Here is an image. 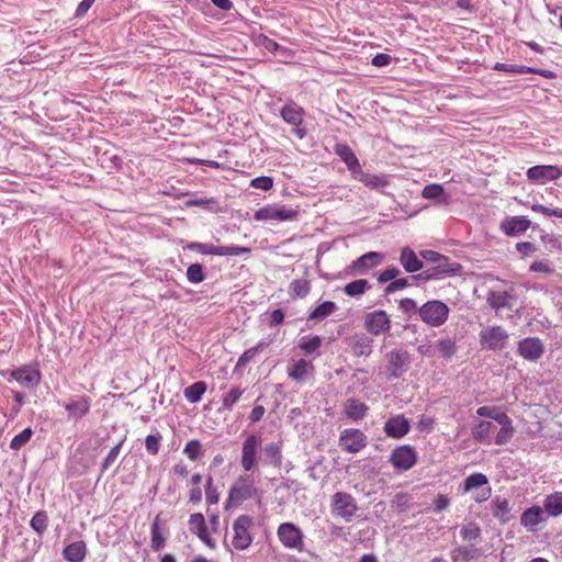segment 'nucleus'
<instances>
[{
	"mask_svg": "<svg viewBox=\"0 0 562 562\" xmlns=\"http://www.w3.org/2000/svg\"><path fill=\"white\" fill-rule=\"evenodd\" d=\"M259 495L260 491L256 486L255 479L252 477V475H240L232 484L224 507L226 510L231 508H237L245 501L256 498Z\"/></svg>",
	"mask_w": 562,
	"mask_h": 562,
	"instance_id": "nucleus-1",
	"label": "nucleus"
},
{
	"mask_svg": "<svg viewBox=\"0 0 562 562\" xmlns=\"http://www.w3.org/2000/svg\"><path fill=\"white\" fill-rule=\"evenodd\" d=\"M254 528V518L249 515L243 514L239 515L234 521H233V538H232V546L236 550H246L250 547L252 543L254 537H252V530Z\"/></svg>",
	"mask_w": 562,
	"mask_h": 562,
	"instance_id": "nucleus-2",
	"label": "nucleus"
},
{
	"mask_svg": "<svg viewBox=\"0 0 562 562\" xmlns=\"http://www.w3.org/2000/svg\"><path fill=\"white\" fill-rule=\"evenodd\" d=\"M449 313L448 305L439 300L428 301L418 310L420 319L431 327L443 325L449 317Z\"/></svg>",
	"mask_w": 562,
	"mask_h": 562,
	"instance_id": "nucleus-3",
	"label": "nucleus"
},
{
	"mask_svg": "<svg viewBox=\"0 0 562 562\" xmlns=\"http://www.w3.org/2000/svg\"><path fill=\"white\" fill-rule=\"evenodd\" d=\"M277 536L281 544L289 550L302 552L304 550V533L293 522H282L277 529Z\"/></svg>",
	"mask_w": 562,
	"mask_h": 562,
	"instance_id": "nucleus-4",
	"label": "nucleus"
},
{
	"mask_svg": "<svg viewBox=\"0 0 562 562\" xmlns=\"http://www.w3.org/2000/svg\"><path fill=\"white\" fill-rule=\"evenodd\" d=\"M418 460L416 449L411 445H402L394 448L390 454L389 462L398 471L411 470Z\"/></svg>",
	"mask_w": 562,
	"mask_h": 562,
	"instance_id": "nucleus-5",
	"label": "nucleus"
},
{
	"mask_svg": "<svg viewBox=\"0 0 562 562\" xmlns=\"http://www.w3.org/2000/svg\"><path fill=\"white\" fill-rule=\"evenodd\" d=\"M480 345L488 350H501L506 346L508 333L498 325L487 326L480 331Z\"/></svg>",
	"mask_w": 562,
	"mask_h": 562,
	"instance_id": "nucleus-6",
	"label": "nucleus"
},
{
	"mask_svg": "<svg viewBox=\"0 0 562 562\" xmlns=\"http://www.w3.org/2000/svg\"><path fill=\"white\" fill-rule=\"evenodd\" d=\"M188 249L196 251L201 255L214 256H240L250 252L249 247L243 246H214L205 243H191L187 246Z\"/></svg>",
	"mask_w": 562,
	"mask_h": 562,
	"instance_id": "nucleus-7",
	"label": "nucleus"
},
{
	"mask_svg": "<svg viewBox=\"0 0 562 562\" xmlns=\"http://www.w3.org/2000/svg\"><path fill=\"white\" fill-rule=\"evenodd\" d=\"M330 508L333 515L346 520H350L358 509L355 498L345 492H337L333 495Z\"/></svg>",
	"mask_w": 562,
	"mask_h": 562,
	"instance_id": "nucleus-8",
	"label": "nucleus"
},
{
	"mask_svg": "<svg viewBox=\"0 0 562 562\" xmlns=\"http://www.w3.org/2000/svg\"><path fill=\"white\" fill-rule=\"evenodd\" d=\"M473 492V499L482 503L491 497L492 488L488 486L487 476L483 473H473L464 481V492Z\"/></svg>",
	"mask_w": 562,
	"mask_h": 562,
	"instance_id": "nucleus-9",
	"label": "nucleus"
},
{
	"mask_svg": "<svg viewBox=\"0 0 562 562\" xmlns=\"http://www.w3.org/2000/svg\"><path fill=\"white\" fill-rule=\"evenodd\" d=\"M339 446L349 453H358L367 446V436L360 429H344L339 435Z\"/></svg>",
	"mask_w": 562,
	"mask_h": 562,
	"instance_id": "nucleus-10",
	"label": "nucleus"
},
{
	"mask_svg": "<svg viewBox=\"0 0 562 562\" xmlns=\"http://www.w3.org/2000/svg\"><path fill=\"white\" fill-rule=\"evenodd\" d=\"M299 215V211L285 206L267 205L255 212L256 221H292Z\"/></svg>",
	"mask_w": 562,
	"mask_h": 562,
	"instance_id": "nucleus-11",
	"label": "nucleus"
},
{
	"mask_svg": "<svg viewBox=\"0 0 562 562\" xmlns=\"http://www.w3.org/2000/svg\"><path fill=\"white\" fill-rule=\"evenodd\" d=\"M261 445V437L255 434L247 436L241 446V468L249 472L257 465V451Z\"/></svg>",
	"mask_w": 562,
	"mask_h": 562,
	"instance_id": "nucleus-12",
	"label": "nucleus"
},
{
	"mask_svg": "<svg viewBox=\"0 0 562 562\" xmlns=\"http://www.w3.org/2000/svg\"><path fill=\"white\" fill-rule=\"evenodd\" d=\"M526 175L529 181L543 184L560 179L562 177V167L553 165L533 166L527 170Z\"/></svg>",
	"mask_w": 562,
	"mask_h": 562,
	"instance_id": "nucleus-13",
	"label": "nucleus"
},
{
	"mask_svg": "<svg viewBox=\"0 0 562 562\" xmlns=\"http://www.w3.org/2000/svg\"><path fill=\"white\" fill-rule=\"evenodd\" d=\"M286 373L291 380L302 382L314 376L315 367L311 360L304 358L292 359L286 366Z\"/></svg>",
	"mask_w": 562,
	"mask_h": 562,
	"instance_id": "nucleus-14",
	"label": "nucleus"
},
{
	"mask_svg": "<svg viewBox=\"0 0 562 562\" xmlns=\"http://www.w3.org/2000/svg\"><path fill=\"white\" fill-rule=\"evenodd\" d=\"M518 353L525 360L538 361L544 353V345L538 337H527L518 342Z\"/></svg>",
	"mask_w": 562,
	"mask_h": 562,
	"instance_id": "nucleus-15",
	"label": "nucleus"
},
{
	"mask_svg": "<svg viewBox=\"0 0 562 562\" xmlns=\"http://www.w3.org/2000/svg\"><path fill=\"white\" fill-rule=\"evenodd\" d=\"M364 327L370 334L378 336L390 330L391 321L385 311L378 310L367 314Z\"/></svg>",
	"mask_w": 562,
	"mask_h": 562,
	"instance_id": "nucleus-16",
	"label": "nucleus"
},
{
	"mask_svg": "<svg viewBox=\"0 0 562 562\" xmlns=\"http://www.w3.org/2000/svg\"><path fill=\"white\" fill-rule=\"evenodd\" d=\"M189 529L193 532L209 549H215V540L209 533L203 514L195 513L189 518Z\"/></svg>",
	"mask_w": 562,
	"mask_h": 562,
	"instance_id": "nucleus-17",
	"label": "nucleus"
},
{
	"mask_svg": "<svg viewBox=\"0 0 562 562\" xmlns=\"http://www.w3.org/2000/svg\"><path fill=\"white\" fill-rule=\"evenodd\" d=\"M383 430L389 438L402 439L409 432L411 423L404 415H395L385 422Z\"/></svg>",
	"mask_w": 562,
	"mask_h": 562,
	"instance_id": "nucleus-18",
	"label": "nucleus"
},
{
	"mask_svg": "<svg viewBox=\"0 0 562 562\" xmlns=\"http://www.w3.org/2000/svg\"><path fill=\"white\" fill-rule=\"evenodd\" d=\"M10 375L21 386L26 389H32L38 385L42 376L40 370L32 368L31 366H23L12 370Z\"/></svg>",
	"mask_w": 562,
	"mask_h": 562,
	"instance_id": "nucleus-19",
	"label": "nucleus"
},
{
	"mask_svg": "<svg viewBox=\"0 0 562 562\" xmlns=\"http://www.w3.org/2000/svg\"><path fill=\"white\" fill-rule=\"evenodd\" d=\"M383 261V255L378 251H369L360 256L351 265L353 274L367 273L370 269L378 267Z\"/></svg>",
	"mask_w": 562,
	"mask_h": 562,
	"instance_id": "nucleus-20",
	"label": "nucleus"
},
{
	"mask_svg": "<svg viewBox=\"0 0 562 562\" xmlns=\"http://www.w3.org/2000/svg\"><path fill=\"white\" fill-rule=\"evenodd\" d=\"M494 70L508 72V74H538L547 79H554L557 76L552 70L549 69H538L533 67H528L524 65H513L505 63H496L493 66Z\"/></svg>",
	"mask_w": 562,
	"mask_h": 562,
	"instance_id": "nucleus-21",
	"label": "nucleus"
},
{
	"mask_svg": "<svg viewBox=\"0 0 562 562\" xmlns=\"http://www.w3.org/2000/svg\"><path fill=\"white\" fill-rule=\"evenodd\" d=\"M90 406L91 400L85 395L64 404L65 409L68 412V419L74 422L82 419L89 413Z\"/></svg>",
	"mask_w": 562,
	"mask_h": 562,
	"instance_id": "nucleus-22",
	"label": "nucleus"
},
{
	"mask_svg": "<svg viewBox=\"0 0 562 562\" xmlns=\"http://www.w3.org/2000/svg\"><path fill=\"white\" fill-rule=\"evenodd\" d=\"M335 154L346 164L348 170L356 177L361 173V166L355 153L347 144H337L334 148Z\"/></svg>",
	"mask_w": 562,
	"mask_h": 562,
	"instance_id": "nucleus-23",
	"label": "nucleus"
},
{
	"mask_svg": "<svg viewBox=\"0 0 562 562\" xmlns=\"http://www.w3.org/2000/svg\"><path fill=\"white\" fill-rule=\"evenodd\" d=\"M496 425L488 420H480L471 428V434L474 440L491 445L493 443L492 436L496 432Z\"/></svg>",
	"mask_w": 562,
	"mask_h": 562,
	"instance_id": "nucleus-24",
	"label": "nucleus"
},
{
	"mask_svg": "<svg viewBox=\"0 0 562 562\" xmlns=\"http://www.w3.org/2000/svg\"><path fill=\"white\" fill-rule=\"evenodd\" d=\"M531 222L525 216H512L505 218L501 223V229L507 236H514L526 232L530 227Z\"/></svg>",
	"mask_w": 562,
	"mask_h": 562,
	"instance_id": "nucleus-25",
	"label": "nucleus"
},
{
	"mask_svg": "<svg viewBox=\"0 0 562 562\" xmlns=\"http://www.w3.org/2000/svg\"><path fill=\"white\" fill-rule=\"evenodd\" d=\"M280 115L288 124L299 127L304 121L305 111L295 102H289L280 110Z\"/></svg>",
	"mask_w": 562,
	"mask_h": 562,
	"instance_id": "nucleus-26",
	"label": "nucleus"
},
{
	"mask_svg": "<svg viewBox=\"0 0 562 562\" xmlns=\"http://www.w3.org/2000/svg\"><path fill=\"white\" fill-rule=\"evenodd\" d=\"M544 520V512L540 506L527 508L520 516V524L528 531H536L537 526Z\"/></svg>",
	"mask_w": 562,
	"mask_h": 562,
	"instance_id": "nucleus-27",
	"label": "nucleus"
},
{
	"mask_svg": "<svg viewBox=\"0 0 562 562\" xmlns=\"http://www.w3.org/2000/svg\"><path fill=\"white\" fill-rule=\"evenodd\" d=\"M497 424L501 426V428L496 432L493 442L497 446H503L512 440L515 434V428L513 426V420L508 415L498 416Z\"/></svg>",
	"mask_w": 562,
	"mask_h": 562,
	"instance_id": "nucleus-28",
	"label": "nucleus"
},
{
	"mask_svg": "<svg viewBox=\"0 0 562 562\" xmlns=\"http://www.w3.org/2000/svg\"><path fill=\"white\" fill-rule=\"evenodd\" d=\"M368 412L369 406L356 398H348L344 404V414L348 419L352 422L363 419Z\"/></svg>",
	"mask_w": 562,
	"mask_h": 562,
	"instance_id": "nucleus-29",
	"label": "nucleus"
},
{
	"mask_svg": "<svg viewBox=\"0 0 562 562\" xmlns=\"http://www.w3.org/2000/svg\"><path fill=\"white\" fill-rule=\"evenodd\" d=\"M390 363L391 375L400 378L404 371L405 366L408 363V353L401 350H392L387 353Z\"/></svg>",
	"mask_w": 562,
	"mask_h": 562,
	"instance_id": "nucleus-30",
	"label": "nucleus"
},
{
	"mask_svg": "<svg viewBox=\"0 0 562 562\" xmlns=\"http://www.w3.org/2000/svg\"><path fill=\"white\" fill-rule=\"evenodd\" d=\"M87 544L79 540L69 543L63 550V557L67 562H82L87 555Z\"/></svg>",
	"mask_w": 562,
	"mask_h": 562,
	"instance_id": "nucleus-31",
	"label": "nucleus"
},
{
	"mask_svg": "<svg viewBox=\"0 0 562 562\" xmlns=\"http://www.w3.org/2000/svg\"><path fill=\"white\" fill-rule=\"evenodd\" d=\"M400 262L407 272H416L423 268V262L409 247L402 249Z\"/></svg>",
	"mask_w": 562,
	"mask_h": 562,
	"instance_id": "nucleus-32",
	"label": "nucleus"
},
{
	"mask_svg": "<svg viewBox=\"0 0 562 562\" xmlns=\"http://www.w3.org/2000/svg\"><path fill=\"white\" fill-rule=\"evenodd\" d=\"M543 512L551 517L562 515V492L548 495L543 501Z\"/></svg>",
	"mask_w": 562,
	"mask_h": 562,
	"instance_id": "nucleus-33",
	"label": "nucleus"
},
{
	"mask_svg": "<svg viewBox=\"0 0 562 562\" xmlns=\"http://www.w3.org/2000/svg\"><path fill=\"white\" fill-rule=\"evenodd\" d=\"M461 265L458 262L440 261L436 267L426 271L425 279H429L439 274H453L460 271Z\"/></svg>",
	"mask_w": 562,
	"mask_h": 562,
	"instance_id": "nucleus-34",
	"label": "nucleus"
},
{
	"mask_svg": "<svg viewBox=\"0 0 562 562\" xmlns=\"http://www.w3.org/2000/svg\"><path fill=\"white\" fill-rule=\"evenodd\" d=\"M351 349L357 357H368L372 352V340L364 335H357L353 337Z\"/></svg>",
	"mask_w": 562,
	"mask_h": 562,
	"instance_id": "nucleus-35",
	"label": "nucleus"
},
{
	"mask_svg": "<svg viewBox=\"0 0 562 562\" xmlns=\"http://www.w3.org/2000/svg\"><path fill=\"white\" fill-rule=\"evenodd\" d=\"M244 394V389L239 385L231 387V390L223 395L222 397V407L223 412H232L234 405L240 400Z\"/></svg>",
	"mask_w": 562,
	"mask_h": 562,
	"instance_id": "nucleus-36",
	"label": "nucleus"
},
{
	"mask_svg": "<svg viewBox=\"0 0 562 562\" xmlns=\"http://www.w3.org/2000/svg\"><path fill=\"white\" fill-rule=\"evenodd\" d=\"M322 341L317 335L303 336L299 341V348L304 355H313L318 351Z\"/></svg>",
	"mask_w": 562,
	"mask_h": 562,
	"instance_id": "nucleus-37",
	"label": "nucleus"
},
{
	"mask_svg": "<svg viewBox=\"0 0 562 562\" xmlns=\"http://www.w3.org/2000/svg\"><path fill=\"white\" fill-rule=\"evenodd\" d=\"M422 196L428 200H436L438 203L447 204V195L443 187L438 183L427 184L422 191Z\"/></svg>",
	"mask_w": 562,
	"mask_h": 562,
	"instance_id": "nucleus-38",
	"label": "nucleus"
},
{
	"mask_svg": "<svg viewBox=\"0 0 562 562\" xmlns=\"http://www.w3.org/2000/svg\"><path fill=\"white\" fill-rule=\"evenodd\" d=\"M311 291V282L307 279L293 280L289 285V293L292 299H303Z\"/></svg>",
	"mask_w": 562,
	"mask_h": 562,
	"instance_id": "nucleus-39",
	"label": "nucleus"
},
{
	"mask_svg": "<svg viewBox=\"0 0 562 562\" xmlns=\"http://www.w3.org/2000/svg\"><path fill=\"white\" fill-rule=\"evenodd\" d=\"M356 178L359 179L366 187L371 189H380L389 186V181L384 176L373 175V173H357Z\"/></svg>",
	"mask_w": 562,
	"mask_h": 562,
	"instance_id": "nucleus-40",
	"label": "nucleus"
},
{
	"mask_svg": "<svg viewBox=\"0 0 562 562\" xmlns=\"http://www.w3.org/2000/svg\"><path fill=\"white\" fill-rule=\"evenodd\" d=\"M206 389L207 386L204 381H198L186 387L183 394L188 402L198 403L206 392Z\"/></svg>",
	"mask_w": 562,
	"mask_h": 562,
	"instance_id": "nucleus-41",
	"label": "nucleus"
},
{
	"mask_svg": "<svg viewBox=\"0 0 562 562\" xmlns=\"http://www.w3.org/2000/svg\"><path fill=\"white\" fill-rule=\"evenodd\" d=\"M510 299V294L506 291H491L487 294V303L495 311L505 307Z\"/></svg>",
	"mask_w": 562,
	"mask_h": 562,
	"instance_id": "nucleus-42",
	"label": "nucleus"
},
{
	"mask_svg": "<svg viewBox=\"0 0 562 562\" xmlns=\"http://www.w3.org/2000/svg\"><path fill=\"white\" fill-rule=\"evenodd\" d=\"M437 350L440 357L451 359L457 352V345L452 338L445 337L437 341Z\"/></svg>",
	"mask_w": 562,
	"mask_h": 562,
	"instance_id": "nucleus-43",
	"label": "nucleus"
},
{
	"mask_svg": "<svg viewBox=\"0 0 562 562\" xmlns=\"http://www.w3.org/2000/svg\"><path fill=\"white\" fill-rule=\"evenodd\" d=\"M370 289V284L366 279H358L347 283L344 288L346 295L350 297L359 296Z\"/></svg>",
	"mask_w": 562,
	"mask_h": 562,
	"instance_id": "nucleus-44",
	"label": "nucleus"
},
{
	"mask_svg": "<svg viewBox=\"0 0 562 562\" xmlns=\"http://www.w3.org/2000/svg\"><path fill=\"white\" fill-rule=\"evenodd\" d=\"M336 310V304L331 301H325L316 306L308 315V319H323Z\"/></svg>",
	"mask_w": 562,
	"mask_h": 562,
	"instance_id": "nucleus-45",
	"label": "nucleus"
},
{
	"mask_svg": "<svg viewBox=\"0 0 562 562\" xmlns=\"http://www.w3.org/2000/svg\"><path fill=\"white\" fill-rule=\"evenodd\" d=\"M183 453L189 460L199 461L203 457L201 442L198 439L189 440L183 448Z\"/></svg>",
	"mask_w": 562,
	"mask_h": 562,
	"instance_id": "nucleus-46",
	"label": "nucleus"
},
{
	"mask_svg": "<svg viewBox=\"0 0 562 562\" xmlns=\"http://www.w3.org/2000/svg\"><path fill=\"white\" fill-rule=\"evenodd\" d=\"M268 344L266 341H259L255 347L245 350L237 360V367H245L247 363L254 360L259 351L263 350Z\"/></svg>",
	"mask_w": 562,
	"mask_h": 562,
	"instance_id": "nucleus-47",
	"label": "nucleus"
},
{
	"mask_svg": "<svg viewBox=\"0 0 562 562\" xmlns=\"http://www.w3.org/2000/svg\"><path fill=\"white\" fill-rule=\"evenodd\" d=\"M30 525L35 532L43 535L46 531L48 525V516L46 512H36L32 517Z\"/></svg>",
	"mask_w": 562,
	"mask_h": 562,
	"instance_id": "nucleus-48",
	"label": "nucleus"
},
{
	"mask_svg": "<svg viewBox=\"0 0 562 562\" xmlns=\"http://www.w3.org/2000/svg\"><path fill=\"white\" fill-rule=\"evenodd\" d=\"M265 454L269 459V462L274 467H280L282 462V453L280 445L276 442L267 443L265 449Z\"/></svg>",
	"mask_w": 562,
	"mask_h": 562,
	"instance_id": "nucleus-49",
	"label": "nucleus"
},
{
	"mask_svg": "<svg viewBox=\"0 0 562 562\" xmlns=\"http://www.w3.org/2000/svg\"><path fill=\"white\" fill-rule=\"evenodd\" d=\"M150 535H151V549L154 551H160L165 547L166 540L160 531L159 524H158V517L151 524Z\"/></svg>",
	"mask_w": 562,
	"mask_h": 562,
	"instance_id": "nucleus-50",
	"label": "nucleus"
},
{
	"mask_svg": "<svg viewBox=\"0 0 562 562\" xmlns=\"http://www.w3.org/2000/svg\"><path fill=\"white\" fill-rule=\"evenodd\" d=\"M33 430L31 427H26L20 434L15 435L11 442L10 448L12 450H20L23 446H25L32 438Z\"/></svg>",
	"mask_w": 562,
	"mask_h": 562,
	"instance_id": "nucleus-51",
	"label": "nucleus"
},
{
	"mask_svg": "<svg viewBox=\"0 0 562 562\" xmlns=\"http://www.w3.org/2000/svg\"><path fill=\"white\" fill-rule=\"evenodd\" d=\"M463 541L473 542L481 536L480 527L474 522L462 526L460 531Z\"/></svg>",
	"mask_w": 562,
	"mask_h": 562,
	"instance_id": "nucleus-52",
	"label": "nucleus"
},
{
	"mask_svg": "<svg viewBox=\"0 0 562 562\" xmlns=\"http://www.w3.org/2000/svg\"><path fill=\"white\" fill-rule=\"evenodd\" d=\"M187 279L191 283H201L205 280V273L201 263H192L187 269Z\"/></svg>",
	"mask_w": 562,
	"mask_h": 562,
	"instance_id": "nucleus-53",
	"label": "nucleus"
},
{
	"mask_svg": "<svg viewBox=\"0 0 562 562\" xmlns=\"http://www.w3.org/2000/svg\"><path fill=\"white\" fill-rule=\"evenodd\" d=\"M474 558L473 550L467 547H459L451 552V559L454 562H468Z\"/></svg>",
	"mask_w": 562,
	"mask_h": 562,
	"instance_id": "nucleus-54",
	"label": "nucleus"
},
{
	"mask_svg": "<svg viewBox=\"0 0 562 562\" xmlns=\"http://www.w3.org/2000/svg\"><path fill=\"white\" fill-rule=\"evenodd\" d=\"M476 414L481 417H486L495 420L497 423L498 416H505L507 415L504 412H501L499 408L495 406H480L476 409Z\"/></svg>",
	"mask_w": 562,
	"mask_h": 562,
	"instance_id": "nucleus-55",
	"label": "nucleus"
},
{
	"mask_svg": "<svg viewBox=\"0 0 562 562\" xmlns=\"http://www.w3.org/2000/svg\"><path fill=\"white\" fill-rule=\"evenodd\" d=\"M494 516L502 519V520H506L507 519V515L509 513V503L507 499H495L494 502Z\"/></svg>",
	"mask_w": 562,
	"mask_h": 562,
	"instance_id": "nucleus-56",
	"label": "nucleus"
},
{
	"mask_svg": "<svg viewBox=\"0 0 562 562\" xmlns=\"http://www.w3.org/2000/svg\"><path fill=\"white\" fill-rule=\"evenodd\" d=\"M160 440H161V435L159 432H157L155 435H148L145 439L146 450L150 454L156 456L160 449Z\"/></svg>",
	"mask_w": 562,
	"mask_h": 562,
	"instance_id": "nucleus-57",
	"label": "nucleus"
},
{
	"mask_svg": "<svg viewBox=\"0 0 562 562\" xmlns=\"http://www.w3.org/2000/svg\"><path fill=\"white\" fill-rule=\"evenodd\" d=\"M122 446H123V440L120 441L116 446H114L110 450V452L108 453V456L105 457V459L103 460V462L101 464V469L103 472L105 470H108L115 462V460L117 459V457L121 452Z\"/></svg>",
	"mask_w": 562,
	"mask_h": 562,
	"instance_id": "nucleus-58",
	"label": "nucleus"
},
{
	"mask_svg": "<svg viewBox=\"0 0 562 562\" xmlns=\"http://www.w3.org/2000/svg\"><path fill=\"white\" fill-rule=\"evenodd\" d=\"M250 187L268 191L273 187V179L268 176L257 177L250 181Z\"/></svg>",
	"mask_w": 562,
	"mask_h": 562,
	"instance_id": "nucleus-59",
	"label": "nucleus"
},
{
	"mask_svg": "<svg viewBox=\"0 0 562 562\" xmlns=\"http://www.w3.org/2000/svg\"><path fill=\"white\" fill-rule=\"evenodd\" d=\"M531 210L533 212L541 213L547 216H555V217L562 218V209H559V207L550 209L542 204H532Z\"/></svg>",
	"mask_w": 562,
	"mask_h": 562,
	"instance_id": "nucleus-60",
	"label": "nucleus"
},
{
	"mask_svg": "<svg viewBox=\"0 0 562 562\" xmlns=\"http://www.w3.org/2000/svg\"><path fill=\"white\" fill-rule=\"evenodd\" d=\"M398 274L400 270L396 267H389L379 274L378 281L380 283L394 281V279L397 278Z\"/></svg>",
	"mask_w": 562,
	"mask_h": 562,
	"instance_id": "nucleus-61",
	"label": "nucleus"
},
{
	"mask_svg": "<svg viewBox=\"0 0 562 562\" xmlns=\"http://www.w3.org/2000/svg\"><path fill=\"white\" fill-rule=\"evenodd\" d=\"M398 306L406 314L418 312V310H419L417 307L416 302L413 299H409V297L402 299L400 301V303H398Z\"/></svg>",
	"mask_w": 562,
	"mask_h": 562,
	"instance_id": "nucleus-62",
	"label": "nucleus"
},
{
	"mask_svg": "<svg viewBox=\"0 0 562 562\" xmlns=\"http://www.w3.org/2000/svg\"><path fill=\"white\" fill-rule=\"evenodd\" d=\"M530 271L533 272H541L550 274L553 272V269L550 267V265L547 261L538 260L531 263Z\"/></svg>",
	"mask_w": 562,
	"mask_h": 562,
	"instance_id": "nucleus-63",
	"label": "nucleus"
},
{
	"mask_svg": "<svg viewBox=\"0 0 562 562\" xmlns=\"http://www.w3.org/2000/svg\"><path fill=\"white\" fill-rule=\"evenodd\" d=\"M409 283H408V280L405 279V278H402V279H394V281H392L390 284L386 285L385 288V292L386 293H392V292H395L397 290H401V289H404L406 286H408Z\"/></svg>",
	"mask_w": 562,
	"mask_h": 562,
	"instance_id": "nucleus-64",
	"label": "nucleus"
}]
</instances>
